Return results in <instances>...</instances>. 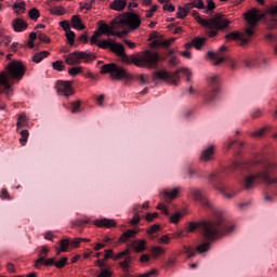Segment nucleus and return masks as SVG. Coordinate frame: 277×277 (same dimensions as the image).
<instances>
[{
	"mask_svg": "<svg viewBox=\"0 0 277 277\" xmlns=\"http://www.w3.org/2000/svg\"><path fill=\"white\" fill-rule=\"evenodd\" d=\"M49 55H51V52L49 51H41L35 53V55L32 56V62H35V64H40V62H42L44 57H49Z\"/></svg>",
	"mask_w": 277,
	"mask_h": 277,
	"instance_id": "nucleus-30",
	"label": "nucleus"
},
{
	"mask_svg": "<svg viewBox=\"0 0 277 277\" xmlns=\"http://www.w3.org/2000/svg\"><path fill=\"white\" fill-rule=\"evenodd\" d=\"M110 51L113 53H116L118 57H121L126 64H131V61H129V57L127 56V52L124 51V45L122 43H116V40L113 41V45L110 48Z\"/></svg>",
	"mask_w": 277,
	"mask_h": 277,
	"instance_id": "nucleus-16",
	"label": "nucleus"
},
{
	"mask_svg": "<svg viewBox=\"0 0 277 277\" xmlns=\"http://www.w3.org/2000/svg\"><path fill=\"white\" fill-rule=\"evenodd\" d=\"M131 62L134 66L138 68H157L159 66V53L146 50L140 56H131Z\"/></svg>",
	"mask_w": 277,
	"mask_h": 277,
	"instance_id": "nucleus-8",
	"label": "nucleus"
},
{
	"mask_svg": "<svg viewBox=\"0 0 277 277\" xmlns=\"http://www.w3.org/2000/svg\"><path fill=\"white\" fill-rule=\"evenodd\" d=\"M65 34H66V38H67V40H68V43H69L70 45L75 44V37H76L75 31H72V30H67V32H65Z\"/></svg>",
	"mask_w": 277,
	"mask_h": 277,
	"instance_id": "nucleus-47",
	"label": "nucleus"
},
{
	"mask_svg": "<svg viewBox=\"0 0 277 277\" xmlns=\"http://www.w3.org/2000/svg\"><path fill=\"white\" fill-rule=\"evenodd\" d=\"M129 263H131V255H127L124 261L120 262L119 265L120 267L122 268V272H124V274H127L126 277H130V272H131V268H129Z\"/></svg>",
	"mask_w": 277,
	"mask_h": 277,
	"instance_id": "nucleus-29",
	"label": "nucleus"
},
{
	"mask_svg": "<svg viewBox=\"0 0 277 277\" xmlns=\"http://www.w3.org/2000/svg\"><path fill=\"white\" fill-rule=\"evenodd\" d=\"M101 75H110L111 79L116 81H131V79H133V75L129 74V71L116 63L103 65Z\"/></svg>",
	"mask_w": 277,
	"mask_h": 277,
	"instance_id": "nucleus-9",
	"label": "nucleus"
},
{
	"mask_svg": "<svg viewBox=\"0 0 277 277\" xmlns=\"http://www.w3.org/2000/svg\"><path fill=\"white\" fill-rule=\"evenodd\" d=\"M157 209H159V211H162V213L167 215V217H169L171 224H179V222H181V220L183 219V213L181 212H176L175 214H170V211L163 203H159L157 206Z\"/></svg>",
	"mask_w": 277,
	"mask_h": 277,
	"instance_id": "nucleus-15",
	"label": "nucleus"
},
{
	"mask_svg": "<svg viewBox=\"0 0 277 277\" xmlns=\"http://www.w3.org/2000/svg\"><path fill=\"white\" fill-rule=\"evenodd\" d=\"M82 70H83V67H71L68 69V74L71 77H77V75H81Z\"/></svg>",
	"mask_w": 277,
	"mask_h": 277,
	"instance_id": "nucleus-44",
	"label": "nucleus"
},
{
	"mask_svg": "<svg viewBox=\"0 0 277 277\" xmlns=\"http://www.w3.org/2000/svg\"><path fill=\"white\" fill-rule=\"evenodd\" d=\"M261 116H263V111L259 108H254L251 111V118H261Z\"/></svg>",
	"mask_w": 277,
	"mask_h": 277,
	"instance_id": "nucleus-55",
	"label": "nucleus"
},
{
	"mask_svg": "<svg viewBox=\"0 0 277 277\" xmlns=\"http://www.w3.org/2000/svg\"><path fill=\"white\" fill-rule=\"evenodd\" d=\"M187 176L188 179H194V176L197 179H207V172L200 169H188Z\"/></svg>",
	"mask_w": 277,
	"mask_h": 277,
	"instance_id": "nucleus-21",
	"label": "nucleus"
},
{
	"mask_svg": "<svg viewBox=\"0 0 277 277\" xmlns=\"http://www.w3.org/2000/svg\"><path fill=\"white\" fill-rule=\"evenodd\" d=\"M94 224L100 228H114V226H116V221L111 219H101V220H95Z\"/></svg>",
	"mask_w": 277,
	"mask_h": 277,
	"instance_id": "nucleus-18",
	"label": "nucleus"
},
{
	"mask_svg": "<svg viewBox=\"0 0 277 277\" xmlns=\"http://www.w3.org/2000/svg\"><path fill=\"white\" fill-rule=\"evenodd\" d=\"M261 64H264V65L267 64V60L263 56H261L260 58H253L251 61H248L246 63V66H247V68H252L254 66H261Z\"/></svg>",
	"mask_w": 277,
	"mask_h": 277,
	"instance_id": "nucleus-25",
	"label": "nucleus"
},
{
	"mask_svg": "<svg viewBox=\"0 0 277 277\" xmlns=\"http://www.w3.org/2000/svg\"><path fill=\"white\" fill-rule=\"evenodd\" d=\"M114 39H106L97 42V47L100 49H109L111 51V47L114 44Z\"/></svg>",
	"mask_w": 277,
	"mask_h": 277,
	"instance_id": "nucleus-35",
	"label": "nucleus"
},
{
	"mask_svg": "<svg viewBox=\"0 0 277 277\" xmlns=\"http://www.w3.org/2000/svg\"><path fill=\"white\" fill-rule=\"evenodd\" d=\"M47 254H49V248L47 246H43L39 252V259H41V256H45L47 259Z\"/></svg>",
	"mask_w": 277,
	"mask_h": 277,
	"instance_id": "nucleus-61",
	"label": "nucleus"
},
{
	"mask_svg": "<svg viewBox=\"0 0 277 277\" xmlns=\"http://www.w3.org/2000/svg\"><path fill=\"white\" fill-rule=\"evenodd\" d=\"M40 265H45V267L55 266V258L47 260V256H41L36 261V267H40Z\"/></svg>",
	"mask_w": 277,
	"mask_h": 277,
	"instance_id": "nucleus-22",
	"label": "nucleus"
},
{
	"mask_svg": "<svg viewBox=\"0 0 277 277\" xmlns=\"http://www.w3.org/2000/svg\"><path fill=\"white\" fill-rule=\"evenodd\" d=\"M50 14L53 16H64V14H66V9L63 6H52L50 9Z\"/></svg>",
	"mask_w": 277,
	"mask_h": 277,
	"instance_id": "nucleus-33",
	"label": "nucleus"
},
{
	"mask_svg": "<svg viewBox=\"0 0 277 277\" xmlns=\"http://www.w3.org/2000/svg\"><path fill=\"white\" fill-rule=\"evenodd\" d=\"M10 42H12V38H11V37H4V38L0 41V44H2V47H8V44H10Z\"/></svg>",
	"mask_w": 277,
	"mask_h": 277,
	"instance_id": "nucleus-64",
	"label": "nucleus"
},
{
	"mask_svg": "<svg viewBox=\"0 0 277 277\" xmlns=\"http://www.w3.org/2000/svg\"><path fill=\"white\" fill-rule=\"evenodd\" d=\"M0 198L2 200H12V197H10V193H8L6 188H2L1 194H0Z\"/></svg>",
	"mask_w": 277,
	"mask_h": 277,
	"instance_id": "nucleus-52",
	"label": "nucleus"
},
{
	"mask_svg": "<svg viewBox=\"0 0 277 277\" xmlns=\"http://www.w3.org/2000/svg\"><path fill=\"white\" fill-rule=\"evenodd\" d=\"M13 29L16 32H21V31H25V29H27V27H29V25L27 24V22H25V19H21V18H15L13 21Z\"/></svg>",
	"mask_w": 277,
	"mask_h": 277,
	"instance_id": "nucleus-19",
	"label": "nucleus"
},
{
	"mask_svg": "<svg viewBox=\"0 0 277 277\" xmlns=\"http://www.w3.org/2000/svg\"><path fill=\"white\" fill-rule=\"evenodd\" d=\"M133 211H134V216L133 219L130 221V224H132L133 226H135V224H140V205H134L133 206Z\"/></svg>",
	"mask_w": 277,
	"mask_h": 277,
	"instance_id": "nucleus-32",
	"label": "nucleus"
},
{
	"mask_svg": "<svg viewBox=\"0 0 277 277\" xmlns=\"http://www.w3.org/2000/svg\"><path fill=\"white\" fill-rule=\"evenodd\" d=\"M174 42V39H169V40H163V41H159V40H155L153 42L154 47H170V44Z\"/></svg>",
	"mask_w": 277,
	"mask_h": 277,
	"instance_id": "nucleus-41",
	"label": "nucleus"
},
{
	"mask_svg": "<svg viewBox=\"0 0 277 277\" xmlns=\"http://www.w3.org/2000/svg\"><path fill=\"white\" fill-rule=\"evenodd\" d=\"M160 226L155 224V225H151L148 230H147V234L148 235H155V233H157L159 230Z\"/></svg>",
	"mask_w": 277,
	"mask_h": 277,
	"instance_id": "nucleus-57",
	"label": "nucleus"
},
{
	"mask_svg": "<svg viewBox=\"0 0 277 277\" xmlns=\"http://www.w3.org/2000/svg\"><path fill=\"white\" fill-rule=\"evenodd\" d=\"M269 131H272V127L266 126V127L253 132L251 137H267V133H269Z\"/></svg>",
	"mask_w": 277,
	"mask_h": 277,
	"instance_id": "nucleus-27",
	"label": "nucleus"
},
{
	"mask_svg": "<svg viewBox=\"0 0 277 277\" xmlns=\"http://www.w3.org/2000/svg\"><path fill=\"white\" fill-rule=\"evenodd\" d=\"M186 8H197L198 10H205V2L202 0H194L190 3L186 4Z\"/></svg>",
	"mask_w": 277,
	"mask_h": 277,
	"instance_id": "nucleus-38",
	"label": "nucleus"
},
{
	"mask_svg": "<svg viewBox=\"0 0 277 277\" xmlns=\"http://www.w3.org/2000/svg\"><path fill=\"white\" fill-rule=\"evenodd\" d=\"M190 196L194 198L196 202H199L205 207V209H210L213 212V215L210 220L201 223L189 222L187 224V233H195L198 228L201 229V234L206 242L197 246L196 249L184 247L183 252L187 254L188 259L196 256V253L203 254V252H209L211 249V243L215 241V239H220L222 235H229L235 230V225L230 224L226 219H224V214L222 211L215 209L213 202L207 198V194L198 188H190Z\"/></svg>",
	"mask_w": 277,
	"mask_h": 277,
	"instance_id": "nucleus-2",
	"label": "nucleus"
},
{
	"mask_svg": "<svg viewBox=\"0 0 277 277\" xmlns=\"http://www.w3.org/2000/svg\"><path fill=\"white\" fill-rule=\"evenodd\" d=\"M79 243H81V239L80 238H76L74 240H69V246H71L72 248H79Z\"/></svg>",
	"mask_w": 277,
	"mask_h": 277,
	"instance_id": "nucleus-62",
	"label": "nucleus"
},
{
	"mask_svg": "<svg viewBox=\"0 0 277 277\" xmlns=\"http://www.w3.org/2000/svg\"><path fill=\"white\" fill-rule=\"evenodd\" d=\"M189 10H192L187 4L185 6H179L177 8V18H185L187 14H189Z\"/></svg>",
	"mask_w": 277,
	"mask_h": 277,
	"instance_id": "nucleus-37",
	"label": "nucleus"
},
{
	"mask_svg": "<svg viewBox=\"0 0 277 277\" xmlns=\"http://www.w3.org/2000/svg\"><path fill=\"white\" fill-rule=\"evenodd\" d=\"M88 222H90V220H88V219H85V220L78 219V220L71 222V226L72 227L83 226V224H88Z\"/></svg>",
	"mask_w": 277,
	"mask_h": 277,
	"instance_id": "nucleus-51",
	"label": "nucleus"
},
{
	"mask_svg": "<svg viewBox=\"0 0 277 277\" xmlns=\"http://www.w3.org/2000/svg\"><path fill=\"white\" fill-rule=\"evenodd\" d=\"M129 254H130L129 249H126L119 252L117 255H115L114 261H120V259H124V256H129Z\"/></svg>",
	"mask_w": 277,
	"mask_h": 277,
	"instance_id": "nucleus-49",
	"label": "nucleus"
},
{
	"mask_svg": "<svg viewBox=\"0 0 277 277\" xmlns=\"http://www.w3.org/2000/svg\"><path fill=\"white\" fill-rule=\"evenodd\" d=\"M151 252V256H154L155 259H158L160 256V254H164L166 250H163V248L161 247H153L150 249Z\"/></svg>",
	"mask_w": 277,
	"mask_h": 277,
	"instance_id": "nucleus-39",
	"label": "nucleus"
},
{
	"mask_svg": "<svg viewBox=\"0 0 277 277\" xmlns=\"http://www.w3.org/2000/svg\"><path fill=\"white\" fill-rule=\"evenodd\" d=\"M228 48L226 45H221L217 52H208V57L212 60L214 66H220L223 62H228L230 68H237V63L228 56Z\"/></svg>",
	"mask_w": 277,
	"mask_h": 277,
	"instance_id": "nucleus-10",
	"label": "nucleus"
},
{
	"mask_svg": "<svg viewBox=\"0 0 277 277\" xmlns=\"http://www.w3.org/2000/svg\"><path fill=\"white\" fill-rule=\"evenodd\" d=\"M210 90L206 93V103H213L217 98V92H220V76L213 75L209 78Z\"/></svg>",
	"mask_w": 277,
	"mask_h": 277,
	"instance_id": "nucleus-12",
	"label": "nucleus"
},
{
	"mask_svg": "<svg viewBox=\"0 0 277 277\" xmlns=\"http://www.w3.org/2000/svg\"><path fill=\"white\" fill-rule=\"evenodd\" d=\"M115 256H116V254H114V250H111V249L105 250L104 259L106 261H107V259H113V261H114Z\"/></svg>",
	"mask_w": 277,
	"mask_h": 277,
	"instance_id": "nucleus-56",
	"label": "nucleus"
},
{
	"mask_svg": "<svg viewBox=\"0 0 277 277\" xmlns=\"http://www.w3.org/2000/svg\"><path fill=\"white\" fill-rule=\"evenodd\" d=\"M146 240H134L132 242V248L135 252H144L146 250Z\"/></svg>",
	"mask_w": 277,
	"mask_h": 277,
	"instance_id": "nucleus-28",
	"label": "nucleus"
},
{
	"mask_svg": "<svg viewBox=\"0 0 277 277\" xmlns=\"http://www.w3.org/2000/svg\"><path fill=\"white\" fill-rule=\"evenodd\" d=\"M169 64L170 66H179V58L174 56V50H170L169 53Z\"/></svg>",
	"mask_w": 277,
	"mask_h": 277,
	"instance_id": "nucleus-40",
	"label": "nucleus"
},
{
	"mask_svg": "<svg viewBox=\"0 0 277 277\" xmlns=\"http://www.w3.org/2000/svg\"><path fill=\"white\" fill-rule=\"evenodd\" d=\"M98 36H101V34L94 32V35L91 37V44H97L98 45Z\"/></svg>",
	"mask_w": 277,
	"mask_h": 277,
	"instance_id": "nucleus-63",
	"label": "nucleus"
},
{
	"mask_svg": "<svg viewBox=\"0 0 277 277\" xmlns=\"http://www.w3.org/2000/svg\"><path fill=\"white\" fill-rule=\"evenodd\" d=\"M156 217H159V213L157 212L146 214L147 222H153V220H156Z\"/></svg>",
	"mask_w": 277,
	"mask_h": 277,
	"instance_id": "nucleus-58",
	"label": "nucleus"
},
{
	"mask_svg": "<svg viewBox=\"0 0 277 277\" xmlns=\"http://www.w3.org/2000/svg\"><path fill=\"white\" fill-rule=\"evenodd\" d=\"M248 27L243 32L234 31L225 36L226 40H240L241 44H248L254 36V29L259 26L260 21H265L269 29L277 28V5L272 6L263 14L256 9L248 11L245 15Z\"/></svg>",
	"mask_w": 277,
	"mask_h": 277,
	"instance_id": "nucleus-3",
	"label": "nucleus"
},
{
	"mask_svg": "<svg viewBox=\"0 0 277 277\" xmlns=\"http://www.w3.org/2000/svg\"><path fill=\"white\" fill-rule=\"evenodd\" d=\"M25 65L21 61H12L5 67V71L0 72V94H5L10 98L14 89L12 81H21L25 77ZM5 110V104L0 106V111Z\"/></svg>",
	"mask_w": 277,
	"mask_h": 277,
	"instance_id": "nucleus-4",
	"label": "nucleus"
},
{
	"mask_svg": "<svg viewBox=\"0 0 277 277\" xmlns=\"http://www.w3.org/2000/svg\"><path fill=\"white\" fill-rule=\"evenodd\" d=\"M18 49H23V44L18 42H13L11 45V51H13V53H16Z\"/></svg>",
	"mask_w": 277,
	"mask_h": 277,
	"instance_id": "nucleus-60",
	"label": "nucleus"
},
{
	"mask_svg": "<svg viewBox=\"0 0 277 277\" xmlns=\"http://www.w3.org/2000/svg\"><path fill=\"white\" fill-rule=\"evenodd\" d=\"M56 90L60 96H65L66 98L75 94V90L72 89V83L66 80H58L56 82Z\"/></svg>",
	"mask_w": 277,
	"mask_h": 277,
	"instance_id": "nucleus-13",
	"label": "nucleus"
},
{
	"mask_svg": "<svg viewBox=\"0 0 277 277\" xmlns=\"http://www.w3.org/2000/svg\"><path fill=\"white\" fill-rule=\"evenodd\" d=\"M243 146V143L240 141H230L227 145V150H230V148H241Z\"/></svg>",
	"mask_w": 277,
	"mask_h": 277,
	"instance_id": "nucleus-46",
	"label": "nucleus"
},
{
	"mask_svg": "<svg viewBox=\"0 0 277 277\" xmlns=\"http://www.w3.org/2000/svg\"><path fill=\"white\" fill-rule=\"evenodd\" d=\"M28 120L29 119L27 118V115H25V113H22L18 115L16 127H17V133L22 135L21 140H27V137H29V131L22 130L27 126Z\"/></svg>",
	"mask_w": 277,
	"mask_h": 277,
	"instance_id": "nucleus-14",
	"label": "nucleus"
},
{
	"mask_svg": "<svg viewBox=\"0 0 277 277\" xmlns=\"http://www.w3.org/2000/svg\"><path fill=\"white\" fill-rule=\"evenodd\" d=\"M82 60L85 64H90V62H94L96 60V55L93 53L76 51L65 56V63L68 66H77L81 64Z\"/></svg>",
	"mask_w": 277,
	"mask_h": 277,
	"instance_id": "nucleus-11",
	"label": "nucleus"
},
{
	"mask_svg": "<svg viewBox=\"0 0 277 277\" xmlns=\"http://www.w3.org/2000/svg\"><path fill=\"white\" fill-rule=\"evenodd\" d=\"M28 16H29V18H31V21H38L40 18V11H38V9H36V8H32L28 12Z\"/></svg>",
	"mask_w": 277,
	"mask_h": 277,
	"instance_id": "nucleus-42",
	"label": "nucleus"
},
{
	"mask_svg": "<svg viewBox=\"0 0 277 277\" xmlns=\"http://www.w3.org/2000/svg\"><path fill=\"white\" fill-rule=\"evenodd\" d=\"M25 8H26V4L23 1L15 2L13 4V10H15V14H25Z\"/></svg>",
	"mask_w": 277,
	"mask_h": 277,
	"instance_id": "nucleus-36",
	"label": "nucleus"
},
{
	"mask_svg": "<svg viewBox=\"0 0 277 277\" xmlns=\"http://www.w3.org/2000/svg\"><path fill=\"white\" fill-rule=\"evenodd\" d=\"M193 16L196 18L197 23L207 29V35L209 38H215L219 31H224L228 29L230 21L226 19L222 14L217 13L209 19L200 17L198 11H193Z\"/></svg>",
	"mask_w": 277,
	"mask_h": 277,
	"instance_id": "nucleus-6",
	"label": "nucleus"
},
{
	"mask_svg": "<svg viewBox=\"0 0 277 277\" xmlns=\"http://www.w3.org/2000/svg\"><path fill=\"white\" fill-rule=\"evenodd\" d=\"M52 68L54 70H57L58 72H62L64 70V62L62 61H56L52 63Z\"/></svg>",
	"mask_w": 277,
	"mask_h": 277,
	"instance_id": "nucleus-45",
	"label": "nucleus"
},
{
	"mask_svg": "<svg viewBox=\"0 0 277 277\" xmlns=\"http://www.w3.org/2000/svg\"><path fill=\"white\" fill-rule=\"evenodd\" d=\"M66 263H68V258H62V260L55 261V267H57V269H62L66 267Z\"/></svg>",
	"mask_w": 277,
	"mask_h": 277,
	"instance_id": "nucleus-48",
	"label": "nucleus"
},
{
	"mask_svg": "<svg viewBox=\"0 0 277 277\" xmlns=\"http://www.w3.org/2000/svg\"><path fill=\"white\" fill-rule=\"evenodd\" d=\"M185 75L187 81H192V71L187 68L177 69L175 72H170L167 70H158L154 72V80L157 81H166L167 83H171L172 85H179L181 83V76Z\"/></svg>",
	"mask_w": 277,
	"mask_h": 277,
	"instance_id": "nucleus-7",
	"label": "nucleus"
},
{
	"mask_svg": "<svg viewBox=\"0 0 277 277\" xmlns=\"http://www.w3.org/2000/svg\"><path fill=\"white\" fill-rule=\"evenodd\" d=\"M162 196L164 200H174L179 196V188H173L172 190L164 189Z\"/></svg>",
	"mask_w": 277,
	"mask_h": 277,
	"instance_id": "nucleus-26",
	"label": "nucleus"
},
{
	"mask_svg": "<svg viewBox=\"0 0 277 277\" xmlns=\"http://www.w3.org/2000/svg\"><path fill=\"white\" fill-rule=\"evenodd\" d=\"M38 39L40 40V42H45L47 44L51 42V38H49V36L41 31H39Z\"/></svg>",
	"mask_w": 277,
	"mask_h": 277,
	"instance_id": "nucleus-50",
	"label": "nucleus"
},
{
	"mask_svg": "<svg viewBox=\"0 0 277 277\" xmlns=\"http://www.w3.org/2000/svg\"><path fill=\"white\" fill-rule=\"evenodd\" d=\"M163 10L166 12H174L176 10V8H174V5L172 3L164 2Z\"/></svg>",
	"mask_w": 277,
	"mask_h": 277,
	"instance_id": "nucleus-54",
	"label": "nucleus"
},
{
	"mask_svg": "<svg viewBox=\"0 0 277 277\" xmlns=\"http://www.w3.org/2000/svg\"><path fill=\"white\" fill-rule=\"evenodd\" d=\"M254 166H259V170L255 174H249L241 180V185L245 189L250 190L254 189V184L264 183L267 187V192L275 194L277 196V177L272 176L277 170V162L272 159V156L267 153L256 154L253 160L243 161L236 160L233 161L227 170L215 171L209 175L208 181L216 192H221L225 198L230 200L235 198V194L226 192V181L228 172H235V170H241V172H250Z\"/></svg>",
	"mask_w": 277,
	"mask_h": 277,
	"instance_id": "nucleus-1",
	"label": "nucleus"
},
{
	"mask_svg": "<svg viewBox=\"0 0 277 277\" xmlns=\"http://www.w3.org/2000/svg\"><path fill=\"white\" fill-rule=\"evenodd\" d=\"M135 235H137V230L129 229L121 235V237L119 238V241L121 243H127V241H129V239H133Z\"/></svg>",
	"mask_w": 277,
	"mask_h": 277,
	"instance_id": "nucleus-24",
	"label": "nucleus"
},
{
	"mask_svg": "<svg viewBox=\"0 0 277 277\" xmlns=\"http://www.w3.org/2000/svg\"><path fill=\"white\" fill-rule=\"evenodd\" d=\"M97 277H111V272L107 268H103Z\"/></svg>",
	"mask_w": 277,
	"mask_h": 277,
	"instance_id": "nucleus-59",
	"label": "nucleus"
},
{
	"mask_svg": "<svg viewBox=\"0 0 277 277\" xmlns=\"http://www.w3.org/2000/svg\"><path fill=\"white\" fill-rule=\"evenodd\" d=\"M206 42H207V38L198 37L193 40V45L195 47V49H197V51H200V49H202V47H205Z\"/></svg>",
	"mask_w": 277,
	"mask_h": 277,
	"instance_id": "nucleus-34",
	"label": "nucleus"
},
{
	"mask_svg": "<svg viewBox=\"0 0 277 277\" xmlns=\"http://www.w3.org/2000/svg\"><path fill=\"white\" fill-rule=\"evenodd\" d=\"M71 27H74V29H78V31H83V29H85V25H83L79 15H74L71 17Z\"/></svg>",
	"mask_w": 277,
	"mask_h": 277,
	"instance_id": "nucleus-23",
	"label": "nucleus"
},
{
	"mask_svg": "<svg viewBox=\"0 0 277 277\" xmlns=\"http://www.w3.org/2000/svg\"><path fill=\"white\" fill-rule=\"evenodd\" d=\"M61 249H56V255L60 256L62 252H68V246H70V239H63L60 241Z\"/></svg>",
	"mask_w": 277,
	"mask_h": 277,
	"instance_id": "nucleus-31",
	"label": "nucleus"
},
{
	"mask_svg": "<svg viewBox=\"0 0 277 277\" xmlns=\"http://www.w3.org/2000/svg\"><path fill=\"white\" fill-rule=\"evenodd\" d=\"M215 155V146L210 145L209 147L205 148L200 155V161H213V156Z\"/></svg>",
	"mask_w": 277,
	"mask_h": 277,
	"instance_id": "nucleus-17",
	"label": "nucleus"
},
{
	"mask_svg": "<svg viewBox=\"0 0 277 277\" xmlns=\"http://www.w3.org/2000/svg\"><path fill=\"white\" fill-rule=\"evenodd\" d=\"M110 10H115V12H123L127 8V0H114L109 4Z\"/></svg>",
	"mask_w": 277,
	"mask_h": 277,
	"instance_id": "nucleus-20",
	"label": "nucleus"
},
{
	"mask_svg": "<svg viewBox=\"0 0 277 277\" xmlns=\"http://www.w3.org/2000/svg\"><path fill=\"white\" fill-rule=\"evenodd\" d=\"M142 25V19L140 15L135 13H126L123 17L119 19H115L111 22V26L107 24H102L100 26V30L104 36H117L118 38H123L129 34L128 29L124 27H129L130 29H137ZM114 29H123L121 31Z\"/></svg>",
	"mask_w": 277,
	"mask_h": 277,
	"instance_id": "nucleus-5",
	"label": "nucleus"
},
{
	"mask_svg": "<svg viewBox=\"0 0 277 277\" xmlns=\"http://www.w3.org/2000/svg\"><path fill=\"white\" fill-rule=\"evenodd\" d=\"M60 26L65 32L70 31V23L68 21L60 22Z\"/></svg>",
	"mask_w": 277,
	"mask_h": 277,
	"instance_id": "nucleus-53",
	"label": "nucleus"
},
{
	"mask_svg": "<svg viewBox=\"0 0 277 277\" xmlns=\"http://www.w3.org/2000/svg\"><path fill=\"white\" fill-rule=\"evenodd\" d=\"M71 114H79L81 111V101L71 102Z\"/></svg>",
	"mask_w": 277,
	"mask_h": 277,
	"instance_id": "nucleus-43",
	"label": "nucleus"
}]
</instances>
